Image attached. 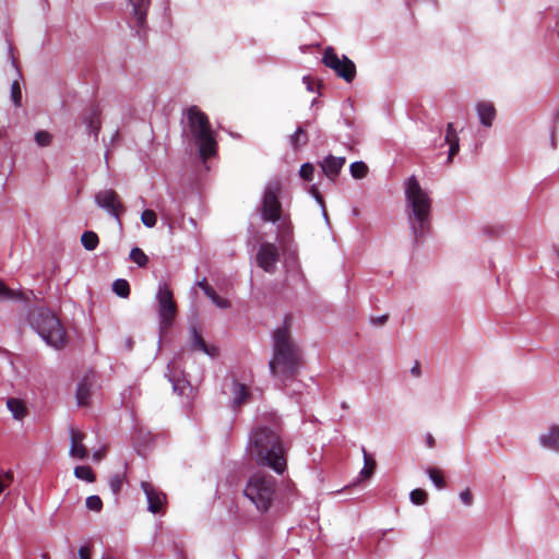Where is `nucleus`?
I'll list each match as a JSON object with an SVG mask.
<instances>
[{
    "mask_svg": "<svg viewBox=\"0 0 559 559\" xmlns=\"http://www.w3.org/2000/svg\"><path fill=\"white\" fill-rule=\"evenodd\" d=\"M2 479H4V483H8V487L13 481V473L11 471L5 472L3 475H0Z\"/></svg>",
    "mask_w": 559,
    "mask_h": 559,
    "instance_id": "a18cd8bd",
    "label": "nucleus"
},
{
    "mask_svg": "<svg viewBox=\"0 0 559 559\" xmlns=\"http://www.w3.org/2000/svg\"><path fill=\"white\" fill-rule=\"evenodd\" d=\"M7 406L15 419L21 420L27 415L26 405L20 399L9 397L7 400Z\"/></svg>",
    "mask_w": 559,
    "mask_h": 559,
    "instance_id": "4be33fe9",
    "label": "nucleus"
},
{
    "mask_svg": "<svg viewBox=\"0 0 559 559\" xmlns=\"http://www.w3.org/2000/svg\"><path fill=\"white\" fill-rule=\"evenodd\" d=\"M426 443H427L428 448H433L436 445V440L432 435L428 433L426 436Z\"/></svg>",
    "mask_w": 559,
    "mask_h": 559,
    "instance_id": "09e8293b",
    "label": "nucleus"
},
{
    "mask_svg": "<svg viewBox=\"0 0 559 559\" xmlns=\"http://www.w3.org/2000/svg\"><path fill=\"white\" fill-rule=\"evenodd\" d=\"M105 456V450H99L94 453L93 457L95 461H100Z\"/></svg>",
    "mask_w": 559,
    "mask_h": 559,
    "instance_id": "3c124183",
    "label": "nucleus"
},
{
    "mask_svg": "<svg viewBox=\"0 0 559 559\" xmlns=\"http://www.w3.org/2000/svg\"><path fill=\"white\" fill-rule=\"evenodd\" d=\"M133 8L134 28L141 36V33L145 28L146 14L151 4V0H129Z\"/></svg>",
    "mask_w": 559,
    "mask_h": 559,
    "instance_id": "ddd939ff",
    "label": "nucleus"
},
{
    "mask_svg": "<svg viewBox=\"0 0 559 559\" xmlns=\"http://www.w3.org/2000/svg\"><path fill=\"white\" fill-rule=\"evenodd\" d=\"M322 62L326 68L332 69L337 76L350 83L356 76V66L346 56L338 57L335 49L328 47L324 50Z\"/></svg>",
    "mask_w": 559,
    "mask_h": 559,
    "instance_id": "1a4fd4ad",
    "label": "nucleus"
},
{
    "mask_svg": "<svg viewBox=\"0 0 559 559\" xmlns=\"http://www.w3.org/2000/svg\"><path fill=\"white\" fill-rule=\"evenodd\" d=\"M310 193L313 195V198L319 204H321L322 206L324 205L323 197L321 195L319 188L316 185L311 186Z\"/></svg>",
    "mask_w": 559,
    "mask_h": 559,
    "instance_id": "79ce46f5",
    "label": "nucleus"
},
{
    "mask_svg": "<svg viewBox=\"0 0 559 559\" xmlns=\"http://www.w3.org/2000/svg\"><path fill=\"white\" fill-rule=\"evenodd\" d=\"M203 292L209 298L213 297L216 294L215 289L211 285L206 286Z\"/></svg>",
    "mask_w": 559,
    "mask_h": 559,
    "instance_id": "8fccbe9b",
    "label": "nucleus"
},
{
    "mask_svg": "<svg viewBox=\"0 0 559 559\" xmlns=\"http://www.w3.org/2000/svg\"><path fill=\"white\" fill-rule=\"evenodd\" d=\"M187 127L192 140L199 148L200 157L206 162L217 152V142L209 117L198 106H190L186 110Z\"/></svg>",
    "mask_w": 559,
    "mask_h": 559,
    "instance_id": "20e7f679",
    "label": "nucleus"
},
{
    "mask_svg": "<svg viewBox=\"0 0 559 559\" xmlns=\"http://www.w3.org/2000/svg\"><path fill=\"white\" fill-rule=\"evenodd\" d=\"M141 221L146 227L152 228L157 223V215L153 210H144L141 214Z\"/></svg>",
    "mask_w": 559,
    "mask_h": 559,
    "instance_id": "72a5a7b5",
    "label": "nucleus"
},
{
    "mask_svg": "<svg viewBox=\"0 0 559 559\" xmlns=\"http://www.w3.org/2000/svg\"><path fill=\"white\" fill-rule=\"evenodd\" d=\"M277 480L264 472L252 474L243 489L245 497L260 513H266L276 499Z\"/></svg>",
    "mask_w": 559,
    "mask_h": 559,
    "instance_id": "39448f33",
    "label": "nucleus"
},
{
    "mask_svg": "<svg viewBox=\"0 0 559 559\" xmlns=\"http://www.w3.org/2000/svg\"><path fill=\"white\" fill-rule=\"evenodd\" d=\"M460 499L462 500V502L464 504L471 506L473 503V495H472L471 490L468 488L463 490L460 493Z\"/></svg>",
    "mask_w": 559,
    "mask_h": 559,
    "instance_id": "a19ab883",
    "label": "nucleus"
},
{
    "mask_svg": "<svg viewBox=\"0 0 559 559\" xmlns=\"http://www.w3.org/2000/svg\"><path fill=\"white\" fill-rule=\"evenodd\" d=\"M304 82L306 83L308 91L312 92L314 83L313 80L310 76H305Z\"/></svg>",
    "mask_w": 559,
    "mask_h": 559,
    "instance_id": "de8ad7c7",
    "label": "nucleus"
},
{
    "mask_svg": "<svg viewBox=\"0 0 559 559\" xmlns=\"http://www.w3.org/2000/svg\"><path fill=\"white\" fill-rule=\"evenodd\" d=\"M94 374L87 373L84 376L82 381L79 383L76 390V400L80 406H86L90 402L91 390L93 386Z\"/></svg>",
    "mask_w": 559,
    "mask_h": 559,
    "instance_id": "f3484780",
    "label": "nucleus"
},
{
    "mask_svg": "<svg viewBox=\"0 0 559 559\" xmlns=\"http://www.w3.org/2000/svg\"><path fill=\"white\" fill-rule=\"evenodd\" d=\"M411 372L413 376L415 377H419L421 371H420V365L418 361H416V364L414 365V367L411 369Z\"/></svg>",
    "mask_w": 559,
    "mask_h": 559,
    "instance_id": "49530a36",
    "label": "nucleus"
},
{
    "mask_svg": "<svg viewBox=\"0 0 559 559\" xmlns=\"http://www.w3.org/2000/svg\"><path fill=\"white\" fill-rule=\"evenodd\" d=\"M539 442L544 448L559 452V426H551L547 433L539 437Z\"/></svg>",
    "mask_w": 559,
    "mask_h": 559,
    "instance_id": "412c9836",
    "label": "nucleus"
},
{
    "mask_svg": "<svg viewBox=\"0 0 559 559\" xmlns=\"http://www.w3.org/2000/svg\"><path fill=\"white\" fill-rule=\"evenodd\" d=\"M281 191L282 186L277 181L270 182L266 186L261 205V216L263 221L276 223L281 219L282 204L278 199Z\"/></svg>",
    "mask_w": 559,
    "mask_h": 559,
    "instance_id": "0eeeda50",
    "label": "nucleus"
},
{
    "mask_svg": "<svg viewBox=\"0 0 559 559\" xmlns=\"http://www.w3.org/2000/svg\"><path fill=\"white\" fill-rule=\"evenodd\" d=\"M112 290L119 297L127 298L130 295V285L128 281L119 278L114 282Z\"/></svg>",
    "mask_w": 559,
    "mask_h": 559,
    "instance_id": "bb28decb",
    "label": "nucleus"
},
{
    "mask_svg": "<svg viewBox=\"0 0 559 559\" xmlns=\"http://www.w3.org/2000/svg\"><path fill=\"white\" fill-rule=\"evenodd\" d=\"M11 98L16 107L22 106V90L17 80H14L11 84Z\"/></svg>",
    "mask_w": 559,
    "mask_h": 559,
    "instance_id": "473e14b6",
    "label": "nucleus"
},
{
    "mask_svg": "<svg viewBox=\"0 0 559 559\" xmlns=\"http://www.w3.org/2000/svg\"><path fill=\"white\" fill-rule=\"evenodd\" d=\"M74 475L88 483L95 481V473L90 466L81 465L74 468Z\"/></svg>",
    "mask_w": 559,
    "mask_h": 559,
    "instance_id": "cd10ccee",
    "label": "nucleus"
},
{
    "mask_svg": "<svg viewBox=\"0 0 559 559\" xmlns=\"http://www.w3.org/2000/svg\"><path fill=\"white\" fill-rule=\"evenodd\" d=\"M314 175V166L311 163H305L301 165L299 176L305 181H312Z\"/></svg>",
    "mask_w": 559,
    "mask_h": 559,
    "instance_id": "f704fd0d",
    "label": "nucleus"
},
{
    "mask_svg": "<svg viewBox=\"0 0 559 559\" xmlns=\"http://www.w3.org/2000/svg\"><path fill=\"white\" fill-rule=\"evenodd\" d=\"M86 508L91 511L99 512L103 509L102 499L94 495L86 498Z\"/></svg>",
    "mask_w": 559,
    "mask_h": 559,
    "instance_id": "e433bc0d",
    "label": "nucleus"
},
{
    "mask_svg": "<svg viewBox=\"0 0 559 559\" xmlns=\"http://www.w3.org/2000/svg\"><path fill=\"white\" fill-rule=\"evenodd\" d=\"M130 259L132 260V262L138 264L140 267H144L148 263L147 255L144 253V251L142 249H140L138 247L133 248L130 251Z\"/></svg>",
    "mask_w": 559,
    "mask_h": 559,
    "instance_id": "c756f323",
    "label": "nucleus"
},
{
    "mask_svg": "<svg viewBox=\"0 0 559 559\" xmlns=\"http://www.w3.org/2000/svg\"><path fill=\"white\" fill-rule=\"evenodd\" d=\"M210 299L218 308L226 309V308L230 307L229 300H227L225 298H222L219 295H217V293L213 297H211Z\"/></svg>",
    "mask_w": 559,
    "mask_h": 559,
    "instance_id": "ea45409f",
    "label": "nucleus"
},
{
    "mask_svg": "<svg viewBox=\"0 0 559 559\" xmlns=\"http://www.w3.org/2000/svg\"><path fill=\"white\" fill-rule=\"evenodd\" d=\"M83 121L86 124L90 133H93L97 139L102 129V109L99 105L92 104L83 115Z\"/></svg>",
    "mask_w": 559,
    "mask_h": 559,
    "instance_id": "4468645a",
    "label": "nucleus"
},
{
    "mask_svg": "<svg viewBox=\"0 0 559 559\" xmlns=\"http://www.w3.org/2000/svg\"><path fill=\"white\" fill-rule=\"evenodd\" d=\"M361 452L364 455V468L360 472V476L364 478H370L376 471L377 463L364 447Z\"/></svg>",
    "mask_w": 559,
    "mask_h": 559,
    "instance_id": "b1692460",
    "label": "nucleus"
},
{
    "mask_svg": "<svg viewBox=\"0 0 559 559\" xmlns=\"http://www.w3.org/2000/svg\"><path fill=\"white\" fill-rule=\"evenodd\" d=\"M282 432L281 419L272 415L267 423L259 424L250 436V451L257 464L280 475L287 468V449Z\"/></svg>",
    "mask_w": 559,
    "mask_h": 559,
    "instance_id": "f257e3e1",
    "label": "nucleus"
},
{
    "mask_svg": "<svg viewBox=\"0 0 559 559\" xmlns=\"http://www.w3.org/2000/svg\"><path fill=\"white\" fill-rule=\"evenodd\" d=\"M233 395L235 406H240L246 403L250 397V392L247 385L234 381L233 383Z\"/></svg>",
    "mask_w": 559,
    "mask_h": 559,
    "instance_id": "5701e85b",
    "label": "nucleus"
},
{
    "mask_svg": "<svg viewBox=\"0 0 559 559\" xmlns=\"http://www.w3.org/2000/svg\"><path fill=\"white\" fill-rule=\"evenodd\" d=\"M308 142V135L302 127H298L294 134L290 135V144L295 150H298L301 145H306Z\"/></svg>",
    "mask_w": 559,
    "mask_h": 559,
    "instance_id": "a878e982",
    "label": "nucleus"
},
{
    "mask_svg": "<svg viewBox=\"0 0 559 559\" xmlns=\"http://www.w3.org/2000/svg\"><path fill=\"white\" fill-rule=\"evenodd\" d=\"M95 202L98 206L107 210L119 223L120 216L126 212V206L122 204L118 193L112 190H103L95 195Z\"/></svg>",
    "mask_w": 559,
    "mask_h": 559,
    "instance_id": "9d476101",
    "label": "nucleus"
},
{
    "mask_svg": "<svg viewBox=\"0 0 559 559\" xmlns=\"http://www.w3.org/2000/svg\"><path fill=\"white\" fill-rule=\"evenodd\" d=\"M81 242L86 250L92 251L98 246L99 238L96 233L87 230L82 234Z\"/></svg>",
    "mask_w": 559,
    "mask_h": 559,
    "instance_id": "393cba45",
    "label": "nucleus"
},
{
    "mask_svg": "<svg viewBox=\"0 0 559 559\" xmlns=\"http://www.w3.org/2000/svg\"><path fill=\"white\" fill-rule=\"evenodd\" d=\"M141 488L146 496L148 511L159 513L166 502V495L148 481H141Z\"/></svg>",
    "mask_w": 559,
    "mask_h": 559,
    "instance_id": "f8f14e48",
    "label": "nucleus"
},
{
    "mask_svg": "<svg viewBox=\"0 0 559 559\" xmlns=\"http://www.w3.org/2000/svg\"><path fill=\"white\" fill-rule=\"evenodd\" d=\"M202 290L205 289L206 286H210L207 281L205 278H203L202 281H199L198 284H197Z\"/></svg>",
    "mask_w": 559,
    "mask_h": 559,
    "instance_id": "603ef678",
    "label": "nucleus"
},
{
    "mask_svg": "<svg viewBox=\"0 0 559 559\" xmlns=\"http://www.w3.org/2000/svg\"><path fill=\"white\" fill-rule=\"evenodd\" d=\"M405 194L409 209L408 222L414 239L418 242L431 229V199L415 176L408 178Z\"/></svg>",
    "mask_w": 559,
    "mask_h": 559,
    "instance_id": "7ed1b4c3",
    "label": "nucleus"
},
{
    "mask_svg": "<svg viewBox=\"0 0 559 559\" xmlns=\"http://www.w3.org/2000/svg\"><path fill=\"white\" fill-rule=\"evenodd\" d=\"M15 297V293L11 290L2 281H0V299H11Z\"/></svg>",
    "mask_w": 559,
    "mask_h": 559,
    "instance_id": "58836bf2",
    "label": "nucleus"
},
{
    "mask_svg": "<svg viewBox=\"0 0 559 559\" xmlns=\"http://www.w3.org/2000/svg\"><path fill=\"white\" fill-rule=\"evenodd\" d=\"M346 163L345 157H336L333 155H328L321 163L320 167L323 174L331 180L335 181L338 174L341 173L343 166Z\"/></svg>",
    "mask_w": 559,
    "mask_h": 559,
    "instance_id": "2eb2a0df",
    "label": "nucleus"
},
{
    "mask_svg": "<svg viewBox=\"0 0 559 559\" xmlns=\"http://www.w3.org/2000/svg\"><path fill=\"white\" fill-rule=\"evenodd\" d=\"M409 499L414 504L421 506L428 500V493L420 488L414 489L409 493Z\"/></svg>",
    "mask_w": 559,
    "mask_h": 559,
    "instance_id": "2f4dec72",
    "label": "nucleus"
},
{
    "mask_svg": "<svg viewBox=\"0 0 559 559\" xmlns=\"http://www.w3.org/2000/svg\"><path fill=\"white\" fill-rule=\"evenodd\" d=\"M293 318L286 316L284 324L273 332V355L269 362L273 377L282 382L294 379L301 365V352L290 334Z\"/></svg>",
    "mask_w": 559,
    "mask_h": 559,
    "instance_id": "f03ea898",
    "label": "nucleus"
},
{
    "mask_svg": "<svg viewBox=\"0 0 559 559\" xmlns=\"http://www.w3.org/2000/svg\"><path fill=\"white\" fill-rule=\"evenodd\" d=\"M35 141L39 146H47L51 142V135L47 131H38L35 134Z\"/></svg>",
    "mask_w": 559,
    "mask_h": 559,
    "instance_id": "4c0bfd02",
    "label": "nucleus"
},
{
    "mask_svg": "<svg viewBox=\"0 0 559 559\" xmlns=\"http://www.w3.org/2000/svg\"><path fill=\"white\" fill-rule=\"evenodd\" d=\"M476 110L480 120V123L485 127H491L496 117V108L489 102H479L476 106Z\"/></svg>",
    "mask_w": 559,
    "mask_h": 559,
    "instance_id": "6ab92c4d",
    "label": "nucleus"
},
{
    "mask_svg": "<svg viewBox=\"0 0 559 559\" xmlns=\"http://www.w3.org/2000/svg\"><path fill=\"white\" fill-rule=\"evenodd\" d=\"M85 435L79 430L71 429V447H70V455L75 459L83 460L87 457L88 451L86 447L83 444V440Z\"/></svg>",
    "mask_w": 559,
    "mask_h": 559,
    "instance_id": "dca6fc26",
    "label": "nucleus"
},
{
    "mask_svg": "<svg viewBox=\"0 0 559 559\" xmlns=\"http://www.w3.org/2000/svg\"><path fill=\"white\" fill-rule=\"evenodd\" d=\"M389 319L388 314L371 318V323L374 325H383Z\"/></svg>",
    "mask_w": 559,
    "mask_h": 559,
    "instance_id": "37998d69",
    "label": "nucleus"
},
{
    "mask_svg": "<svg viewBox=\"0 0 559 559\" xmlns=\"http://www.w3.org/2000/svg\"><path fill=\"white\" fill-rule=\"evenodd\" d=\"M444 140H445V143L449 144L448 162L451 163L453 157L460 151V139H459L457 132L454 128V124L452 122H449L447 126V132H445Z\"/></svg>",
    "mask_w": 559,
    "mask_h": 559,
    "instance_id": "a211bd4d",
    "label": "nucleus"
},
{
    "mask_svg": "<svg viewBox=\"0 0 559 559\" xmlns=\"http://www.w3.org/2000/svg\"><path fill=\"white\" fill-rule=\"evenodd\" d=\"M191 348L193 350H201L210 356H215L217 349L213 346H209L202 335L198 332L195 326L191 328Z\"/></svg>",
    "mask_w": 559,
    "mask_h": 559,
    "instance_id": "aec40b11",
    "label": "nucleus"
},
{
    "mask_svg": "<svg viewBox=\"0 0 559 559\" xmlns=\"http://www.w3.org/2000/svg\"><path fill=\"white\" fill-rule=\"evenodd\" d=\"M8 487V483H4V479L0 476V495L4 491V489Z\"/></svg>",
    "mask_w": 559,
    "mask_h": 559,
    "instance_id": "864d4df0",
    "label": "nucleus"
},
{
    "mask_svg": "<svg viewBox=\"0 0 559 559\" xmlns=\"http://www.w3.org/2000/svg\"><path fill=\"white\" fill-rule=\"evenodd\" d=\"M156 299L158 302L160 328L167 330L173 325L178 308L174 299V294L166 283L159 285Z\"/></svg>",
    "mask_w": 559,
    "mask_h": 559,
    "instance_id": "6e6552de",
    "label": "nucleus"
},
{
    "mask_svg": "<svg viewBox=\"0 0 559 559\" xmlns=\"http://www.w3.org/2000/svg\"><path fill=\"white\" fill-rule=\"evenodd\" d=\"M349 170L355 179H362L368 175V166L364 162L353 163Z\"/></svg>",
    "mask_w": 559,
    "mask_h": 559,
    "instance_id": "7c9ffc66",
    "label": "nucleus"
},
{
    "mask_svg": "<svg viewBox=\"0 0 559 559\" xmlns=\"http://www.w3.org/2000/svg\"><path fill=\"white\" fill-rule=\"evenodd\" d=\"M427 473H428L431 481L436 485V487H438L439 489H442L447 486L444 476L439 468L430 467V468H428Z\"/></svg>",
    "mask_w": 559,
    "mask_h": 559,
    "instance_id": "c85d7f7f",
    "label": "nucleus"
},
{
    "mask_svg": "<svg viewBox=\"0 0 559 559\" xmlns=\"http://www.w3.org/2000/svg\"><path fill=\"white\" fill-rule=\"evenodd\" d=\"M80 559H91V549L88 546H82L79 549Z\"/></svg>",
    "mask_w": 559,
    "mask_h": 559,
    "instance_id": "c03bdc74",
    "label": "nucleus"
},
{
    "mask_svg": "<svg viewBox=\"0 0 559 559\" xmlns=\"http://www.w3.org/2000/svg\"><path fill=\"white\" fill-rule=\"evenodd\" d=\"M278 261L280 252L274 243L264 242L260 246L257 254V263L262 270L267 273H273Z\"/></svg>",
    "mask_w": 559,
    "mask_h": 559,
    "instance_id": "9b49d317",
    "label": "nucleus"
},
{
    "mask_svg": "<svg viewBox=\"0 0 559 559\" xmlns=\"http://www.w3.org/2000/svg\"><path fill=\"white\" fill-rule=\"evenodd\" d=\"M123 485V475L115 474L109 479V487L115 495H118Z\"/></svg>",
    "mask_w": 559,
    "mask_h": 559,
    "instance_id": "c9c22d12",
    "label": "nucleus"
},
{
    "mask_svg": "<svg viewBox=\"0 0 559 559\" xmlns=\"http://www.w3.org/2000/svg\"><path fill=\"white\" fill-rule=\"evenodd\" d=\"M32 328L50 346L60 349L67 343V333L57 316L49 309L38 307L29 312Z\"/></svg>",
    "mask_w": 559,
    "mask_h": 559,
    "instance_id": "423d86ee",
    "label": "nucleus"
}]
</instances>
